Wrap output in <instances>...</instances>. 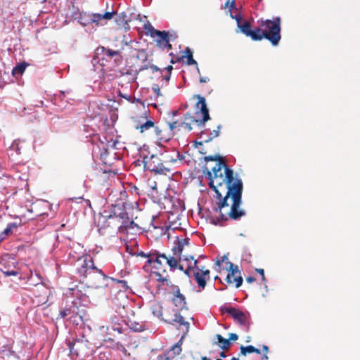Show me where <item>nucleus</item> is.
<instances>
[{
  "label": "nucleus",
  "instance_id": "obj_1",
  "mask_svg": "<svg viewBox=\"0 0 360 360\" xmlns=\"http://www.w3.org/2000/svg\"><path fill=\"white\" fill-rule=\"evenodd\" d=\"M204 160L217 162L211 171L207 168L203 170L209 180L210 188L215 192L219 200L213 210L219 213V217H212V223L224 226V221L229 219L236 221L245 217L246 212L240 207L243 190L241 179L219 155L205 156Z\"/></svg>",
  "mask_w": 360,
  "mask_h": 360
},
{
  "label": "nucleus",
  "instance_id": "obj_2",
  "mask_svg": "<svg viewBox=\"0 0 360 360\" xmlns=\"http://www.w3.org/2000/svg\"><path fill=\"white\" fill-rule=\"evenodd\" d=\"M74 265L80 279L89 288H103L108 286L109 282H112L121 284L124 289L128 288L126 281L108 276L101 269H98L90 255L86 254L79 257Z\"/></svg>",
  "mask_w": 360,
  "mask_h": 360
},
{
  "label": "nucleus",
  "instance_id": "obj_3",
  "mask_svg": "<svg viewBox=\"0 0 360 360\" xmlns=\"http://www.w3.org/2000/svg\"><path fill=\"white\" fill-rule=\"evenodd\" d=\"M194 98L198 99L196 103L198 110L195 112V116H192L190 113H186L184 119L168 122L167 123V127L172 129V132H174L176 129L178 131L184 129L191 131L193 129L192 124H195L201 127L210 119L205 98L200 95H195Z\"/></svg>",
  "mask_w": 360,
  "mask_h": 360
},
{
  "label": "nucleus",
  "instance_id": "obj_4",
  "mask_svg": "<svg viewBox=\"0 0 360 360\" xmlns=\"http://www.w3.org/2000/svg\"><path fill=\"white\" fill-rule=\"evenodd\" d=\"M151 311L153 314L161 321L182 329L184 333L188 332L190 323L177 309L171 307H162L160 303L157 302L151 306Z\"/></svg>",
  "mask_w": 360,
  "mask_h": 360
},
{
  "label": "nucleus",
  "instance_id": "obj_5",
  "mask_svg": "<svg viewBox=\"0 0 360 360\" xmlns=\"http://www.w3.org/2000/svg\"><path fill=\"white\" fill-rule=\"evenodd\" d=\"M259 37L258 41L266 39L273 46H277L281 39V18H275L273 20H266L259 22Z\"/></svg>",
  "mask_w": 360,
  "mask_h": 360
},
{
  "label": "nucleus",
  "instance_id": "obj_6",
  "mask_svg": "<svg viewBox=\"0 0 360 360\" xmlns=\"http://www.w3.org/2000/svg\"><path fill=\"white\" fill-rule=\"evenodd\" d=\"M184 259L177 258L174 256H167L164 253H160L158 251H153L152 255L153 267L157 270H162L165 264H167L172 271H174L177 268L179 270H184L185 262L193 260V257L191 255H183Z\"/></svg>",
  "mask_w": 360,
  "mask_h": 360
},
{
  "label": "nucleus",
  "instance_id": "obj_7",
  "mask_svg": "<svg viewBox=\"0 0 360 360\" xmlns=\"http://www.w3.org/2000/svg\"><path fill=\"white\" fill-rule=\"evenodd\" d=\"M184 270H182L186 275L188 277L191 276V273L193 271L195 279L198 283V288L204 289L206 285L207 280L210 279V271L205 269V266H199L198 260H189L185 262Z\"/></svg>",
  "mask_w": 360,
  "mask_h": 360
},
{
  "label": "nucleus",
  "instance_id": "obj_8",
  "mask_svg": "<svg viewBox=\"0 0 360 360\" xmlns=\"http://www.w3.org/2000/svg\"><path fill=\"white\" fill-rule=\"evenodd\" d=\"M144 169L155 174L167 175L172 172L169 168L164 166L158 155H151L143 158Z\"/></svg>",
  "mask_w": 360,
  "mask_h": 360
},
{
  "label": "nucleus",
  "instance_id": "obj_9",
  "mask_svg": "<svg viewBox=\"0 0 360 360\" xmlns=\"http://www.w3.org/2000/svg\"><path fill=\"white\" fill-rule=\"evenodd\" d=\"M98 226V231L101 234H105L108 229L113 231L119 230L120 232H122L120 212L117 214L114 212L113 214L103 216L102 224Z\"/></svg>",
  "mask_w": 360,
  "mask_h": 360
},
{
  "label": "nucleus",
  "instance_id": "obj_10",
  "mask_svg": "<svg viewBox=\"0 0 360 360\" xmlns=\"http://www.w3.org/2000/svg\"><path fill=\"white\" fill-rule=\"evenodd\" d=\"M226 265L228 266L227 270L229 273L225 278L226 282L229 285H233L237 288L240 287L243 278L241 276L238 266L230 261H227Z\"/></svg>",
  "mask_w": 360,
  "mask_h": 360
},
{
  "label": "nucleus",
  "instance_id": "obj_11",
  "mask_svg": "<svg viewBox=\"0 0 360 360\" xmlns=\"http://www.w3.org/2000/svg\"><path fill=\"white\" fill-rule=\"evenodd\" d=\"M89 345V342L86 339H77L73 342L70 341L68 344L70 352L77 356L87 353Z\"/></svg>",
  "mask_w": 360,
  "mask_h": 360
},
{
  "label": "nucleus",
  "instance_id": "obj_12",
  "mask_svg": "<svg viewBox=\"0 0 360 360\" xmlns=\"http://www.w3.org/2000/svg\"><path fill=\"white\" fill-rule=\"evenodd\" d=\"M95 56L97 58L98 60H108L115 56H119L120 58H122L120 56V52L119 51H113L109 49H106L104 46H98L96 49Z\"/></svg>",
  "mask_w": 360,
  "mask_h": 360
},
{
  "label": "nucleus",
  "instance_id": "obj_13",
  "mask_svg": "<svg viewBox=\"0 0 360 360\" xmlns=\"http://www.w3.org/2000/svg\"><path fill=\"white\" fill-rule=\"evenodd\" d=\"M188 238H179L174 242V247L172 248L173 256L177 258L184 259L183 257V250L185 247H188L189 245Z\"/></svg>",
  "mask_w": 360,
  "mask_h": 360
},
{
  "label": "nucleus",
  "instance_id": "obj_14",
  "mask_svg": "<svg viewBox=\"0 0 360 360\" xmlns=\"http://www.w3.org/2000/svg\"><path fill=\"white\" fill-rule=\"evenodd\" d=\"M172 293L173 295L172 301L174 303V304L181 310H182L184 309H187L186 297L181 292L179 286L172 285Z\"/></svg>",
  "mask_w": 360,
  "mask_h": 360
},
{
  "label": "nucleus",
  "instance_id": "obj_15",
  "mask_svg": "<svg viewBox=\"0 0 360 360\" xmlns=\"http://www.w3.org/2000/svg\"><path fill=\"white\" fill-rule=\"evenodd\" d=\"M223 312L230 314L235 321L240 325H245L247 322L248 317L241 310L234 307H226L222 309Z\"/></svg>",
  "mask_w": 360,
  "mask_h": 360
},
{
  "label": "nucleus",
  "instance_id": "obj_16",
  "mask_svg": "<svg viewBox=\"0 0 360 360\" xmlns=\"http://www.w3.org/2000/svg\"><path fill=\"white\" fill-rule=\"evenodd\" d=\"M238 27L243 34L247 37H250L252 40L258 41L259 30H258V27L252 30L251 24L249 21H244Z\"/></svg>",
  "mask_w": 360,
  "mask_h": 360
},
{
  "label": "nucleus",
  "instance_id": "obj_17",
  "mask_svg": "<svg viewBox=\"0 0 360 360\" xmlns=\"http://www.w3.org/2000/svg\"><path fill=\"white\" fill-rule=\"evenodd\" d=\"M155 133L158 139L160 141H169L174 135V132L167 125L166 127L156 126Z\"/></svg>",
  "mask_w": 360,
  "mask_h": 360
},
{
  "label": "nucleus",
  "instance_id": "obj_18",
  "mask_svg": "<svg viewBox=\"0 0 360 360\" xmlns=\"http://www.w3.org/2000/svg\"><path fill=\"white\" fill-rule=\"evenodd\" d=\"M122 232L127 231L129 229L139 228V226L129 218L127 211L122 210L120 212Z\"/></svg>",
  "mask_w": 360,
  "mask_h": 360
},
{
  "label": "nucleus",
  "instance_id": "obj_19",
  "mask_svg": "<svg viewBox=\"0 0 360 360\" xmlns=\"http://www.w3.org/2000/svg\"><path fill=\"white\" fill-rule=\"evenodd\" d=\"M155 33V37H158L156 40L158 46L162 49L170 50L172 49V45L169 43L168 32L166 31H159Z\"/></svg>",
  "mask_w": 360,
  "mask_h": 360
},
{
  "label": "nucleus",
  "instance_id": "obj_20",
  "mask_svg": "<svg viewBox=\"0 0 360 360\" xmlns=\"http://www.w3.org/2000/svg\"><path fill=\"white\" fill-rule=\"evenodd\" d=\"M110 324H111V328L117 332L118 333L121 334L123 333V328L122 326V324L120 323V318L118 317L116 315H113L110 319Z\"/></svg>",
  "mask_w": 360,
  "mask_h": 360
},
{
  "label": "nucleus",
  "instance_id": "obj_21",
  "mask_svg": "<svg viewBox=\"0 0 360 360\" xmlns=\"http://www.w3.org/2000/svg\"><path fill=\"white\" fill-rule=\"evenodd\" d=\"M152 275H155L156 277V280L160 284L158 285V288H160L162 285H169L171 284V281L169 279V276L167 275L163 276L160 271H153L152 272Z\"/></svg>",
  "mask_w": 360,
  "mask_h": 360
},
{
  "label": "nucleus",
  "instance_id": "obj_22",
  "mask_svg": "<svg viewBox=\"0 0 360 360\" xmlns=\"http://www.w3.org/2000/svg\"><path fill=\"white\" fill-rule=\"evenodd\" d=\"M114 14V12H105L103 15L99 13H94L91 15V20L92 22H96L98 25V22L102 19L110 20Z\"/></svg>",
  "mask_w": 360,
  "mask_h": 360
},
{
  "label": "nucleus",
  "instance_id": "obj_23",
  "mask_svg": "<svg viewBox=\"0 0 360 360\" xmlns=\"http://www.w3.org/2000/svg\"><path fill=\"white\" fill-rule=\"evenodd\" d=\"M18 227V224L15 222L9 223L6 228L0 233V243L4 240L8 236L12 233L13 231Z\"/></svg>",
  "mask_w": 360,
  "mask_h": 360
},
{
  "label": "nucleus",
  "instance_id": "obj_24",
  "mask_svg": "<svg viewBox=\"0 0 360 360\" xmlns=\"http://www.w3.org/2000/svg\"><path fill=\"white\" fill-rule=\"evenodd\" d=\"M127 324L129 327L136 332L143 331L145 328V325L143 322L136 321L131 319H128Z\"/></svg>",
  "mask_w": 360,
  "mask_h": 360
},
{
  "label": "nucleus",
  "instance_id": "obj_25",
  "mask_svg": "<svg viewBox=\"0 0 360 360\" xmlns=\"http://www.w3.org/2000/svg\"><path fill=\"white\" fill-rule=\"evenodd\" d=\"M215 339L217 340V344L224 350L228 349L231 345V342H229V340L224 338L219 334L216 335Z\"/></svg>",
  "mask_w": 360,
  "mask_h": 360
},
{
  "label": "nucleus",
  "instance_id": "obj_26",
  "mask_svg": "<svg viewBox=\"0 0 360 360\" xmlns=\"http://www.w3.org/2000/svg\"><path fill=\"white\" fill-rule=\"evenodd\" d=\"M28 64L25 62H22L21 63H19L16 66H15L12 70V75L14 77H16L18 75H21L25 72L27 66Z\"/></svg>",
  "mask_w": 360,
  "mask_h": 360
},
{
  "label": "nucleus",
  "instance_id": "obj_27",
  "mask_svg": "<svg viewBox=\"0 0 360 360\" xmlns=\"http://www.w3.org/2000/svg\"><path fill=\"white\" fill-rule=\"evenodd\" d=\"M155 122L151 120H148L146 122L143 123L140 126H137L136 129H139L141 133H144L151 128H155Z\"/></svg>",
  "mask_w": 360,
  "mask_h": 360
},
{
  "label": "nucleus",
  "instance_id": "obj_28",
  "mask_svg": "<svg viewBox=\"0 0 360 360\" xmlns=\"http://www.w3.org/2000/svg\"><path fill=\"white\" fill-rule=\"evenodd\" d=\"M181 351V343L180 340L172 347L167 354H170V358H173L174 356L180 354Z\"/></svg>",
  "mask_w": 360,
  "mask_h": 360
},
{
  "label": "nucleus",
  "instance_id": "obj_29",
  "mask_svg": "<svg viewBox=\"0 0 360 360\" xmlns=\"http://www.w3.org/2000/svg\"><path fill=\"white\" fill-rule=\"evenodd\" d=\"M136 255H137V256H140L141 257L148 259L146 264L143 266V269L145 271H146V268H147L148 265H151L153 264V261H152L153 259L151 257H152V255H153V252H149L148 253H145L144 252L141 251V252H138Z\"/></svg>",
  "mask_w": 360,
  "mask_h": 360
},
{
  "label": "nucleus",
  "instance_id": "obj_30",
  "mask_svg": "<svg viewBox=\"0 0 360 360\" xmlns=\"http://www.w3.org/2000/svg\"><path fill=\"white\" fill-rule=\"evenodd\" d=\"M143 30L146 35H150L151 37H155L156 32L159 30H155L149 22H147L143 25Z\"/></svg>",
  "mask_w": 360,
  "mask_h": 360
},
{
  "label": "nucleus",
  "instance_id": "obj_31",
  "mask_svg": "<svg viewBox=\"0 0 360 360\" xmlns=\"http://www.w3.org/2000/svg\"><path fill=\"white\" fill-rule=\"evenodd\" d=\"M184 57L187 58V63L188 65H198L197 62L193 58V52L192 51L187 47L185 50Z\"/></svg>",
  "mask_w": 360,
  "mask_h": 360
},
{
  "label": "nucleus",
  "instance_id": "obj_32",
  "mask_svg": "<svg viewBox=\"0 0 360 360\" xmlns=\"http://www.w3.org/2000/svg\"><path fill=\"white\" fill-rule=\"evenodd\" d=\"M75 313L73 310L70 308H65L60 311L59 317L60 319H64L68 316L72 317V314Z\"/></svg>",
  "mask_w": 360,
  "mask_h": 360
},
{
  "label": "nucleus",
  "instance_id": "obj_33",
  "mask_svg": "<svg viewBox=\"0 0 360 360\" xmlns=\"http://www.w3.org/2000/svg\"><path fill=\"white\" fill-rule=\"evenodd\" d=\"M220 127H221V126L219 125L217 127V130H213L212 131H211L210 133L209 136L206 139H204V141L207 143V142L212 141L214 138L217 137L219 135Z\"/></svg>",
  "mask_w": 360,
  "mask_h": 360
},
{
  "label": "nucleus",
  "instance_id": "obj_34",
  "mask_svg": "<svg viewBox=\"0 0 360 360\" xmlns=\"http://www.w3.org/2000/svg\"><path fill=\"white\" fill-rule=\"evenodd\" d=\"M240 353L242 355L245 356L248 353H253L254 346L249 345L247 347L240 346Z\"/></svg>",
  "mask_w": 360,
  "mask_h": 360
},
{
  "label": "nucleus",
  "instance_id": "obj_35",
  "mask_svg": "<svg viewBox=\"0 0 360 360\" xmlns=\"http://www.w3.org/2000/svg\"><path fill=\"white\" fill-rule=\"evenodd\" d=\"M227 261H229L227 255H223L219 259H218L216 262V264L220 266L223 262L226 264Z\"/></svg>",
  "mask_w": 360,
  "mask_h": 360
},
{
  "label": "nucleus",
  "instance_id": "obj_36",
  "mask_svg": "<svg viewBox=\"0 0 360 360\" xmlns=\"http://www.w3.org/2000/svg\"><path fill=\"white\" fill-rule=\"evenodd\" d=\"M152 90L156 94L157 96H162L160 93V88L158 84H154L152 86Z\"/></svg>",
  "mask_w": 360,
  "mask_h": 360
},
{
  "label": "nucleus",
  "instance_id": "obj_37",
  "mask_svg": "<svg viewBox=\"0 0 360 360\" xmlns=\"http://www.w3.org/2000/svg\"><path fill=\"white\" fill-rule=\"evenodd\" d=\"M231 17L236 20L238 27L242 23V16L240 14H237L234 16L232 14H231Z\"/></svg>",
  "mask_w": 360,
  "mask_h": 360
},
{
  "label": "nucleus",
  "instance_id": "obj_38",
  "mask_svg": "<svg viewBox=\"0 0 360 360\" xmlns=\"http://www.w3.org/2000/svg\"><path fill=\"white\" fill-rule=\"evenodd\" d=\"M170 356H168V354H160L157 356L156 360H169Z\"/></svg>",
  "mask_w": 360,
  "mask_h": 360
},
{
  "label": "nucleus",
  "instance_id": "obj_39",
  "mask_svg": "<svg viewBox=\"0 0 360 360\" xmlns=\"http://www.w3.org/2000/svg\"><path fill=\"white\" fill-rule=\"evenodd\" d=\"M227 6H230V9H233L236 8V3L235 0H232L231 2L228 1L224 7L226 8Z\"/></svg>",
  "mask_w": 360,
  "mask_h": 360
},
{
  "label": "nucleus",
  "instance_id": "obj_40",
  "mask_svg": "<svg viewBox=\"0 0 360 360\" xmlns=\"http://www.w3.org/2000/svg\"><path fill=\"white\" fill-rule=\"evenodd\" d=\"M238 339V335L236 333H230L229 335L228 340H229V342L231 341H236Z\"/></svg>",
  "mask_w": 360,
  "mask_h": 360
},
{
  "label": "nucleus",
  "instance_id": "obj_41",
  "mask_svg": "<svg viewBox=\"0 0 360 360\" xmlns=\"http://www.w3.org/2000/svg\"><path fill=\"white\" fill-rule=\"evenodd\" d=\"M18 274V273L15 271H8L4 272L6 276H16Z\"/></svg>",
  "mask_w": 360,
  "mask_h": 360
},
{
  "label": "nucleus",
  "instance_id": "obj_42",
  "mask_svg": "<svg viewBox=\"0 0 360 360\" xmlns=\"http://www.w3.org/2000/svg\"><path fill=\"white\" fill-rule=\"evenodd\" d=\"M171 73H167L165 76L162 77V81H165L166 83H168V82L170 79Z\"/></svg>",
  "mask_w": 360,
  "mask_h": 360
},
{
  "label": "nucleus",
  "instance_id": "obj_43",
  "mask_svg": "<svg viewBox=\"0 0 360 360\" xmlns=\"http://www.w3.org/2000/svg\"><path fill=\"white\" fill-rule=\"evenodd\" d=\"M256 271L262 275V281H264L265 280V276H264V269H257Z\"/></svg>",
  "mask_w": 360,
  "mask_h": 360
},
{
  "label": "nucleus",
  "instance_id": "obj_44",
  "mask_svg": "<svg viewBox=\"0 0 360 360\" xmlns=\"http://www.w3.org/2000/svg\"><path fill=\"white\" fill-rule=\"evenodd\" d=\"M210 81L209 77H200V83H206Z\"/></svg>",
  "mask_w": 360,
  "mask_h": 360
},
{
  "label": "nucleus",
  "instance_id": "obj_45",
  "mask_svg": "<svg viewBox=\"0 0 360 360\" xmlns=\"http://www.w3.org/2000/svg\"><path fill=\"white\" fill-rule=\"evenodd\" d=\"M246 281L249 283H253L255 281V278L253 276H248L246 278Z\"/></svg>",
  "mask_w": 360,
  "mask_h": 360
},
{
  "label": "nucleus",
  "instance_id": "obj_46",
  "mask_svg": "<svg viewBox=\"0 0 360 360\" xmlns=\"http://www.w3.org/2000/svg\"><path fill=\"white\" fill-rule=\"evenodd\" d=\"M262 350L263 352H264V354H267L268 352H269V347L268 346L266 345H263L262 347Z\"/></svg>",
  "mask_w": 360,
  "mask_h": 360
},
{
  "label": "nucleus",
  "instance_id": "obj_47",
  "mask_svg": "<svg viewBox=\"0 0 360 360\" xmlns=\"http://www.w3.org/2000/svg\"><path fill=\"white\" fill-rule=\"evenodd\" d=\"M165 69L168 73H171V71L173 70V67L172 65H168Z\"/></svg>",
  "mask_w": 360,
  "mask_h": 360
},
{
  "label": "nucleus",
  "instance_id": "obj_48",
  "mask_svg": "<svg viewBox=\"0 0 360 360\" xmlns=\"http://www.w3.org/2000/svg\"><path fill=\"white\" fill-rule=\"evenodd\" d=\"M254 352H255V353H256V354H261V351H260L259 349H257V348H256V347H254V351H253V353H254Z\"/></svg>",
  "mask_w": 360,
  "mask_h": 360
},
{
  "label": "nucleus",
  "instance_id": "obj_49",
  "mask_svg": "<svg viewBox=\"0 0 360 360\" xmlns=\"http://www.w3.org/2000/svg\"><path fill=\"white\" fill-rule=\"evenodd\" d=\"M151 68L153 69V71L160 70V69L157 66H155V65H152Z\"/></svg>",
  "mask_w": 360,
  "mask_h": 360
},
{
  "label": "nucleus",
  "instance_id": "obj_50",
  "mask_svg": "<svg viewBox=\"0 0 360 360\" xmlns=\"http://www.w3.org/2000/svg\"><path fill=\"white\" fill-rule=\"evenodd\" d=\"M262 360H268L267 354H264L263 356L262 357Z\"/></svg>",
  "mask_w": 360,
  "mask_h": 360
},
{
  "label": "nucleus",
  "instance_id": "obj_51",
  "mask_svg": "<svg viewBox=\"0 0 360 360\" xmlns=\"http://www.w3.org/2000/svg\"><path fill=\"white\" fill-rule=\"evenodd\" d=\"M178 113H179L178 110H174V111L172 112L173 116L176 115Z\"/></svg>",
  "mask_w": 360,
  "mask_h": 360
},
{
  "label": "nucleus",
  "instance_id": "obj_52",
  "mask_svg": "<svg viewBox=\"0 0 360 360\" xmlns=\"http://www.w3.org/2000/svg\"><path fill=\"white\" fill-rule=\"evenodd\" d=\"M206 132L205 131H201V134H200V138L202 139L203 138V135L205 134Z\"/></svg>",
  "mask_w": 360,
  "mask_h": 360
},
{
  "label": "nucleus",
  "instance_id": "obj_53",
  "mask_svg": "<svg viewBox=\"0 0 360 360\" xmlns=\"http://www.w3.org/2000/svg\"><path fill=\"white\" fill-rule=\"evenodd\" d=\"M220 356L221 357H226V354H224V352H221V354H220Z\"/></svg>",
  "mask_w": 360,
  "mask_h": 360
},
{
  "label": "nucleus",
  "instance_id": "obj_54",
  "mask_svg": "<svg viewBox=\"0 0 360 360\" xmlns=\"http://www.w3.org/2000/svg\"><path fill=\"white\" fill-rule=\"evenodd\" d=\"M152 188L156 189V183L155 182H154V185H153Z\"/></svg>",
  "mask_w": 360,
  "mask_h": 360
},
{
  "label": "nucleus",
  "instance_id": "obj_55",
  "mask_svg": "<svg viewBox=\"0 0 360 360\" xmlns=\"http://www.w3.org/2000/svg\"><path fill=\"white\" fill-rule=\"evenodd\" d=\"M202 359V360H210V359H208V358H207V357H206V356H203V357H202V359Z\"/></svg>",
  "mask_w": 360,
  "mask_h": 360
},
{
  "label": "nucleus",
  "instance_id": "obj_56",
  "mask_svg": "<svg viewBox=\"0 0 360 360\" xmlns=\"http://www.w3.org/2000/svg\"><path fill=\"white\" fill-rule=\"evenodd\" d=\"M231 360H238V359L236 357H232Z\"/></svg>",
  "mask_w": 360,
  "mask_h": 360
},
{
  "label": "nucleus",
  "instance_id": "obj_57",
  "mask_svg": "<svg viewBox=\"0 0 360 360\" xmlns=\"http://www.w3.org/2000/svg\"><path fill=\"white\" fill-rule=\"evenodd\" d=\"M41 213H36L35 216L41 215Z\"/></svg>",
  "mask_w": 360,
  "mask_h": 360
},
{
  "label": "nucleus",
  "instance_id": "obj_58",
  "mask_svg": "<svg viewBox=\"0 0 360 360\" xmlns=\"http://www.w3.org/2000/svg\"><path fill=\"white\" fill-rule=\"evenodd\" d=\"M39 1H41V3L43 2H45L46 0H39Z\"/></svg>",
  "mask_w": 360,
  "mask_h": 360
},
{
  "label": "nucleus",
  "instance_id": "obj_59",
  "mask_svg": "<svg viewBox=\"0 0 360 360\" xmlns=\"http://www.w3.org/2000/svg\"><path fill=\"white\" fill-rule=\"evenodd\" d=\"M162 272H163V273H167L166 269H162Z\"/></svg>",
  "mask_w": 360,
  "mask_h": 360
},
{
  "label": "nucleus",
  "instance_id": "obj_60",
  "mask_svg": "<svg viewBox=\"0 0 360 360\" xmlns=\"http://www.w3.org/2000/svg\"><path fill=\"white\" fill-rule=\"evenodd\" d=\"M108 340V341H112V339L109 338Z\"/></svg>",
  "mask_w": 360,
  "mask_h": 360
},
{
  "label": "nucleus",
  "instance_id": "obj_61",
  "mask_svg": "<svg viewBox=\"0 0 360 360\" xmlns=\"http://www.w3.org/2000/svg\"><path fill=\"white\" fill-rule=\"evenodd\" d=\"M217 360H221V359H217Z\"/></svg>",
  "mask_w": 360,
  "mask_h": 360
}]
</instances>
